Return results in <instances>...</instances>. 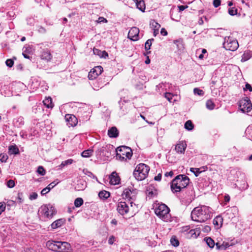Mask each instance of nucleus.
<instances>
[{
	"label": "nucleus",
	"mask_w": 252,
	"mask_h": 252,
	"mask_svg": "<svg viewBox=\"0 0 252 252\" xmlns=\"http://www.w3.org/2000/svg\"><path fill=\"white\" fill-rule=\"evenodd\" d=\"M93 153V150L92 149H89L87 150L84 151L81 153V156L84 158H89L90 157Z\"/></svg>",
	"instance_id": "nucleus-29"
},
{
	"label": "nucleus",
	"mask_w": 252,
	"mask_h": 252,
	"mask_svg": "<svg viewBox=\"0 0 252 252\" xmlns=\"http://www.w3.org/2000/svg\"><path fill=\"white\" fill-rule=\"evenodd\" d=\"M46 246L50 250L59 252H66L70 249V244L66 242L48 241Z\"/></svg>",
	"instance_id": "nucleus-4"
},
{
	"label": "nucleus",
	"mask_w": 252,
	"mask_h": 252,
	"mask_svg": "<svg viewBox=\"0 0 252 252\" xmlns=\"http://www.w3.org/2000/svg\"><path fill=\"white\" fill-rule=\"evenodd\" d=\"M155 214L164 221H168L170 219L169 209L165 204H161L156 207Z\"/></svg>",
	"instance_id": "nucleus-6"
},
{
	"label": "nucleus",
	"mask_w": 252,
	"mask_h": 252,
	"mask_svg": "<svg viewBox=\"0 0 252 252\" xmlns=\"http://www.w3.org/2000/svg\"><path fill=\"white\" fill-rule=\"evenodd\" d=\"M220 0H214L213 1V5L215 7H218L220 5Z\"/></svg>",
	"instance_id": "nucleus-49"
},
{
	"label": "nucleus",
	"mask_w": 252,
	"mask_h": 252,
	"mask_svg": "<svg viewBox=\"0 0 252 252\" xmlns=\"http://www.w3.org/2000/svg\"><path fill=\"white\" fill-rule=\"evenodd\" d=\"M83 200L82 198H77L74 201V205L76 207H79L83 204Z\"/></svg>",
	"instance_id": "nucleus-33"
},
{
	"label": "nucleus",
	"mask_w": 252,
	"mask_h": 252,
	"mask_svg": "<svg viewBox=\"0 0 252 252\" xmlns=\"http://www.w3.org/2000/svg\"><path fill=\"white\" fill-rule=\"evenodd\" d=\"M191 217L193 221L204 222L211 217L210 209L206 206L195 207L191 212Z\"/></svg>",
	"instance_id": "nucleus-1"
},
{
	"label": "nucleus",
	"mask_w": 252,
	"mask_h": 252,
	"mask_svg": "<svg viewBox=\"0 0 252 252\" xmlns=\"http://www.w3.org/2000/svg\"><path fill=\"white\" fill-rule=\"evenodd\" d=\"M237 212V209L236 207H233L231 208L230 210H229L226 212V214H228L229 213H234V212Z\"/></svg>",
	"instance_id": "nucleus-52"
},
{
	"label": "nucleus",
	"mask_w": 252,
	"mask_h": 252,
	"mask_svg": "<svg viewBox=\"0 0 252 252\" xmlns=\"http://www.w3.org/2000/svg\"><path fill=\"white\" fill-rule=\"evenodd\" d=\"M40 211L41 215L47 218H51L56 213L54 207L50 204L42 205Z\"/></svg>",
	"instance_id": "nucleus-8"
},
{
	"label": "nucleus",
	"mask_w": 252,
	"mask_h": 252,
	"mask_svg": "<svg viewBox=\"0 0 252 252\" xmlns=\"http://www.w3.org/2000/svg\"><path fill=\"white\" fill-rule=\"evenodd\" d=\"M154 41V39H150L147 40L145 44V49L146 50H149L152 45V42Z\"/></svg>",
	"instance_id": "nucleus-36"
},
{
	"label": "nucleus",
	"mask_w": 252,
	"mask_h": 252,
	"mask_svg": "<svg viewBox=\"0 0 252 252\" xmlns=\"http://www.w3.org/2000/svg\"><path fill=\"white\" fill-rule=\"evenodd\" d=\"M185 128L188 130H191L193 128V125L190 120H188L185 124Z\"/></svg>",
	"instance_id": "nucleus-32"
},
{
	"label": "nucleus",
	"mask_w": 252,
	"mask_h": 252,
	"mask_svg": "<svg viewBox=\"0 0 252 252\" xmlns=\"http://www.w3.org/2000/svg\"><path fill=\"white\" fill-rule=\"evenodd\" d=\"M206 105V107L210 110H213L215 107L214 103L210 100L207 101Z\"/></svg>",
	"instance_id": "nucleus-35"
},
{
	"label": "nucleus",
	"mask_w": 252,
	"mask_h": 252,
	"mask_svg": "<svg viewBox=\"0 0 252 252\" xmlns=\"http://www.w3.org/2000/svg\"><path fill=\"white\" fill-rule=\"evenodd\" d=\"M223 45L226 50L232 51L236 50L239 47L237 40L230 36L224 37Z\"/></svg>",
	"instance_id": "nucleus-7"
},
{
	"label": "nucleus",
	"mask_w": 252,
	"mask_h": 252,
	"mask_svg": "<svg viewBox=\"0 0 252 252\" xmlns=\"http://www.w3.org/2000/svg\"><path fill=\"white\" fill-rule=\"evenodd\" d=\"M164 96L170 102H172V97L173 96H174V95L173 94L170 93H165L164 94Z\"/></svg>",
	"instance_id": "nucleus-41"
},
{
	"label": "nucleus",
	"mask_w": 252,
	"mask_h": 252,
	"mask_svg": "<svg viewBox=\"0 0 252 252\" xmlns=\"http://www.w3.org/2000/svg\"><path fill=\"white\" fill-rule=\"evenodd\" d=\"M108 135L110 137L116 138L118 136L119 131L116 127H112L108 130Z\"/></svg>",
	"instance_id": "nucleus-20"
},
{
	"label": "nucleus",
	"mask_w": 252,
	"mask_h": 252,
	"mask_svg": "<svg viewBox=\"0 0 252 252\" xmlns=\"http://www.w3.org/2000/svg\"><path fill=\"white\" fill-rule=\"evenodd\" d=\"M115 241V237L114 236H111L109 237L108 240V243L110 245H112Z\"/></svg>",
	"instance_id": "nucleus-50"
},
{
	"label": "nucleus",
	"mask_w": 252,
	"mask_h": 252,
	"mask_svg": "<svg viewBox=\"0 0 252 252\" xmlns=\"http://www.w3.org/2000/svg\"><path fill=\"white\" fill-rule=\"evenodd\" d=\"M43 103L44 105L46 106L47 108H53L54 105L52 103V98L51 97H48L45 98L43 101Z\"/></svg>",
	"instance_id": "nucleus-25"
},
{
	"label": "nucleus",
	"mask_w": 252,
	"mask_h": 252,
	"mask_svg": "<svg viewBox=\"0 0 252 252\" xmlns=\"http://www.w3.org/2000/svg\"><path fill=\"white\" fill-rule=\"evenodd\" d=\"M245 90H249L250 92L252 91V87L249 84H247L244 88Z\"/></svg>",
	"instance_id": "nucleus-55"
},
{
	"label": "nucleus",
	"mask_w": 252,
	"mask_h": 252,
	"mask_svg": "<svg viewBox=\"0 0 252 252\" xmlns=\"http://www.w3.org/2000/svg\"><path fill=\"white\" fill-rule=\"evenodd\" d=\"M65 220L63 219H58L51 224V227L52 229H56L63 225L65 223Z\"/></svg>",
	"instance_id": "nucleus-19"
},
{
	"label": "nucleus",
	"mask_w": 252,
	"mask_h": 252,
	"mask_svg": "<svg viewBox=\"0 0 252 252\" xmlns=\"http://www.w3.org/2000/svg\"><path fill=\"white\" fill-rule=\"evenodd\" d=\"M93 52H94V54H96V55H98V56H100V53H101V51L99 50L98 49L94 48L93 50Z\"/></svg>",
	"instance_id": "nucleus-56"
},
{
	"label": "nucleus",
	"mask_w": 252,
	"mask_h": 252,
	"mask_svg": "<svg viewBox=\"0 0 252 252\" xmlns=\"http://www.w3.org/2000/svg\"><path fill=\"white\" fill-rule=\"evenodd\" d=\"M65 119L67 122V124L69 126H75L77 123V119L76 117L73 115L71 114H66L65 116Z\"/></svg>",
	"instance_id": "nucleus-13"
},
{
	"label": "nucleus",
	"mask_w": 252,
	"mask_h": 252,
	"mask_svg": "<svg viewBox=\"0 0 252 252\" xmlns=\"http://www.w3.org/2000/svg\"><path fill=\"white\" fill-rule=\"evenodd\" d=\"M154 36H156V35L158 34V30L159 29H154Z\"/></svg>",
	"instance_id": "nucleus-64"
},
{
	"label": "nucleus",
	"mask_w": 252,
	"mask_h": 252,
	"mask_svg": "<svg viewBox=\"0 0 252 252\" xmlns=\"http://www.w3.org/2000/svg\"><path fill=\"white\" fill-rule=\"evenodd\" d=\"M193 93L195 94H197L200 96H202L204 94L203 91L197 88H195L193 89Z\"/></svg>",
	"instance_id": "nucleus-40"
},
{
	"label": "nucleus",
	"mask_w": 252,
	"mask_h": 252,
	"mask_svg": "<svg viewBox=\"0 0 252 252\" xmlns=\"http://www.w3.org/2000/svg\"><path fill=\"white\" fill-rule=\"evenodd\" d=\"M187 148V144L185 141H179L175 146V150L178 154H184Z\"/></svg>",
	"instance_id": "nucleus-14"
},
{
	"label": "nucleus",
	"mask_w": 252,
	"mask_h": 252,
	"mask_svg": "<svg viewBox=\"0 0 252 252\" xmlns=\"http://www.w3.org/2000/svg\"><path fill=\"white\" fill-rule=\"evenodd\" d=\"M170 242L172 245L174 247H177L179 245V241L175 237H172L170 240Z\"/></svg>",
	"instance_id": "nucleus-39"
},
{
	"label": "nucleus",
	"mask_w": 252,
	"mask_h": 252,
	"mask_svg": "<svg viewBox=\"0 0 252 252\" xmlns=\"http://www.w3.org/2000/svg\"><path fill=\"white\" fill-rule=\"evenodd\" d=\"M114 153H116V158L121 161H126L130 159L132 156V151L130 148L123 146L114 149L112 146L109 145Z\"/></svg>",
	"instance_id": "nucleus-3"
},
{
	"label": "nucleus",
	"mask_w": 252,
	"mask_h": 252,
	"mask_svg": "<svg viewBox=\"0 0 252 252\" xmlns=\"http://www.w3.org/2000/svg\"><path fill=\"white\" fill-rule=\"evenodd\" d=\"M189 179L185 175H179L176 176L171 183V189L173 192L180 191L189 184Z\"/></svg>",
	"instance_id": "nucleus-2"
},
{
	"label": "nucleus",
	"mask_w": 252,
	"mask_h": 252,
	"mask_svg": "<svg viewBox=\"0 0 252 252\" xmlns=\"http://www.w3.org/2000/svg\"><path fill=\"white\" fill-rule=\"evenodd\" d=\"M239 108L243 113H248L252 109V104L248 97L241 99L239 102Z\"/></svg>",
	"instance_id": "nucleus-9"
},
{
	"label": "nucleus",
	"mask_w": 252,
	"mask_h": 252,
	"mask_svg": "<svg viewBox=\"0 0 252 252\" xmlns=\"http://www.w3.org/2000/svg\"><path fill=\"white\" fill-rule=\"evenodd\" d=\"M230 200V196L229 195L226 194L224 196V201L226 202H229Z\"/></svg>",
	"instance_id": "nucleus-60"
},
{
	"label": "nucleus",
	"mask_w": 252,
	"mask_h": 252,
	"mask_svg": "<svg viewBox=\"0 0 252 252\" xmlns=\"http://www.w3.org/2000/svg\"><path fill=\"white\" fill-rule=\"evenodd\" d=\"M111 224L116 225L117 224V221L116 219H113L111 221Z\"/></svg>",
	"instance_id": "nucleus-63"
},
{
	"label": "nucleus",
	"mask_w": 252,
	"mask_h": 252,
	"mask_svg": "<svg viewBox=\"0 0 252 252\" xmlns=\"http://www.w3.org/2000/svg\"><path fill=\"white\" fill-rule=\"evenodd\" d=\"M228 13L231 16L235 15L237 13V10L234 7L230 8L228 9Z\"/></svg>",
	"instance_id": "nucleus-42"
},
{
	"label": "nucleus",
	"mask_w": 252,
	"mask_h": 252,
	"mask_svg": "<svg viewBox=\"0 0 252 252\" xmlns=\"http://www.w3.org/2000/svg\"><path fill=\"white\" fill-rule=\"evenodd\" d=\"M117 210L120 215L124 216L128 214L129 208L126 202L120 201L118 203Z\"/></svg>",
	"instance_id": "nucleus-10"
},
{
	"label": "nucleus",
	"mask_w": 252,
	"mask_h": 252,
	"mask_svg": "<svg viewBox=\"0 0 252 252\" xmlns=\"http://www.w3.org/2000/svg\"><path fill=\"white\" fill-rule=\"evenodd\" d=\"M204 240L206 241L207 245L210 248H213L214 247L215 245H216L214 241L210 237L205 238L204 239Z\"/></svg>",
	"instance_id": "nucleus-30"
},
{
	"label": "nucleus",
	"mask_w": 252,
	"mask_h": 252,
	"mask_svg": "<svg viewBox=\"0 0 252 252\" xmlns=\"http://www.w3.org/2000/svg\"><path fill=\"white\" fill-rule=\"evenodd\" d=\"M37 197V194L35 192L32 193V194H31L30 198L31 200L35 199Z\"/></svg>",
	"instance_id": "nucleus-53"
},
{
	"label": "nucleus",
	"mask_w": 252,
	"mask_h": 252,
	"mask_svg": "<svg viewBox=\"0 0 252 252\" xmlns=\"http://www.w3.org/2000/svg\"><path fill=\"white\" fill-rule=\"evenodd\" d=\"M5 63L7 66L11 67L13 65L14 62L11 59H8L6 61Z\"/></svg>",
	"instance_id": "nucleus-46"
},
{
	"label": "nucleus",
	"mask_w": 252,
	"mask_h": 252,
	"mask_svg": "<svg viewBox=\"0 0 252 252\" xmlns=\"http://www.w3.org/2000/svg\"><path fill=\"white\" fill-rule=\"evenodd\" d=\"M151 25L154 27V29H159L160 27V25L155 21H153L151 23Z\"/></svg>",
	"instance_id": "nucleus-47"
},
{
	"label": "nucleus",
	"mask_w": 252,
	"mask_h": 252,
	"mask_svg": "<svg viewBox=\"0 0 252 252\" xmlns=\"http://www.w3.org/2000/svg\"><path fill=\"white\" fill-rule=\"evenodd\" d=\"M97 23H107V20L106 19L104 18L103 17H100L98 18V20H97Z\"/></svg>",
	"instance_id": "nucleus-48"
},
{
	"label": "nucleus",
	"mask_w": 252,
	"mask_h": 252,
	"mask_svg": "<svg viewBox=\"0 0 252 252\" xmlns=\"http://www.w3.org/2000/svg\"><path fill=\"white\" fill-rule=\"evenodd\" d=\"M8 153L9 154H18L19 153V149L15 145H11L9 147Z\"/></svg>",
	"instance_id": "nucleus-26"
},
{
	"label": "nucleus",
	"mask_w": 252,
	"mask_h": 252,
	"mask_svg": "<svg viewBox=\"0 0 252 252\" xmlns=\"http://www.w3.org/2000/svg\"><path fill=\"white\" fill-rule=\"evenodd\" d=\"M173 175V172L172 171L165 173V176L166 177H168V176L172 177Z\"/></svg>",
	"instance_id": "nucleus-59"
},
{
	"label": "nucleus",
	"mask_w": 252,
	"mask_h": 252,
	"mask_svg": "<svg viewBox=\"0 0 252 252\" xmlns=\"http://www.w3.org/2000/svg\"><path fill=\"white\" fill-rule=\"evenodd\" d=\"M234 245V244L233 243L229 244L228 242L224 241L221 244L219 242L216 243V248L218 250H225L229 247L233 246Z\"/></svg>",
	"instance_id": "nucleus-15"
},
{
	"label": "nucleus",
	"mask_w": 252,
	"mask_h": 252,
	"mask_svg": "<svg viewBox=\"0 0 252 252\" xmlns=\"http://www.w3.org/2000/svg\"><path fill=\"white\" fill-rule=\"evenodd\" d=\"M188 7V5H180L178 6V8L180 11H182L184 10L185 9Z\"/></svg>",
	"instance_id": "nucleus-54"
},
{
	"label": "nucleus",
	"mask_w": 252,
	"mask_h": 252,
	"mask_svg": "<svg viewBox=\"0 0 252 252\" xmlns=\"http://www.w3.org/2000/svg\"><path fill=\"white\" fill-rule=\"evenodd\" d=\"M166 87V84H159L157 86V88L158 90H159L160 89H161L162 90H166V89L165 88Z\"/></svg>",
	"instance_id": "nucleus-51"
},
{
	"label": "nucleus",
	"mask_w": 252,
	"mask_h": 252,
	"mask_svg": "<svg viewBox=\"0 0 252 252\" xmlns=\"http://www.w3.org/2000/svg\"><path fill=\"white\" fill-rule=\"evenodd\" d=\"M251 57H252V52L246 51L243 55L242 61H246L249 60Z\"/></svg>",
	"instance_id": "nucleus-31"
},
{
	"label": "nucleus",
	"mask_w": 252,
	"mask_h": 252,
	"mask_svg": "<svg viewBox=\"0 0 252 252\" xmlns=\"http://www.w3.org/2000/svg\"><path fill=\"white\" fill-rule=\"evenodd\" d=\"M190 171L194 173L196 177L202 172V171H200V168H190Z\"/></svg>",
	"instance_id": "nucleus-38"
},
{
	"label": "nucleus",
	"mask_w": 252,
	"mask_h": 252,
	"mask_svg": "<svg viewBox=\"0 0 252 252\" xmlns=\"http://www.w3.org/2000/svg\"><path fill=\"white\" fill-rule=\"evenodd\" d=\"M103 71V68L101 66H95L89 72L88 78L90 80H94Z\"/></svg>",
	"instance_id": "nucleus-11"
},
{
	"label": "nucleus",
	"mask_w": 252,
	"mask_h": 252,
	"mask_svg": "<svg viewBox=\"0 0 252 252\" xmlns=\"http://www.w3.org/2000/svg\"><path fill=\"white\" fill-rule=\"evenodd\" d=\"M8 159V156L6 155L0 154V160L2 162H5Z\"/></svg>",
	"instance_id": "nucleus-45"
},
{
	"label": "nucleus",
	"mask_w": 252,
	"mask_h": 252,
	"mask_svg": "<svg viewBox=\"0 0 252 252\" xmlns=\"http://www.w3.org/2000/svg\"><path fill=\"white\" fill-rule=\"evenodd\" d=\"M23 52H27V53L30 54L32 53V48L29 45H26L23 48Z\"/></svg>",
	"instance_id": "nucleus-44"
},
{
	"label": "nucleus",
	"mask_w": 252,
	"mask_h": 252,
	"mask_svg": "<svg viewBox=\"0 0 252 252\" xmlns=\"http://www.w3.org/2000/svg\"><path fill=\"white\" fill-rule=\"evenodd\" d=\"M110 193L106 190H102L99 192L98 196L101 199H106L110 196Z\"/></svg>",
	"instance_id": "nucleus-28"
},
{
	"label": "nucleus",
	"mask_w": 252,
	"mask_h": 252,
	"mask_svg": "<svg viewBox=\"0 0 252 252\" xmlns=\"http://www.w3.org/2000/svg\"><path fill=\"white\" fill-rule=\"evenodd\" d=\"M58 184V182L56 183L55 181L52 182L46 188L43 189L41 190V194L44 195V194L47 193L51 190V189L54 188Z\"/></svg>",
	"instance_id": "nucleus-22"
},
{
	"label": "nucleus",
	"mask_w": 252,
	"mask_h": 252,
	"mask_svg": "<svg viewBox=\"0 0 252 252\" xmlns=\"http://www.w3.org/2000/svg\"><path fill=\"white\" fill-rule=\"evenodd\" d=\"M139 33V29L136 27H132L128 32V37L133 41H137L138 39Z\"/></svg>",
	"instance_id": "nucleus-12"
},
{
	"label": "nucleus",
	"mask_w": 252,
	"mask_h": 252,
	"mask_svg": "<svg viewBox=\"0 0 252 252\" xmlns=\"http://www.w3.org/2000/svg\"><path fill=\"white\" fill-rule=\"evenodd\" d=\"M132 191L129 189H126L123 192V198L128 199L129 201L133 200L135 196L133 194Z\"/></svg>",
	"instance_id": "nucleus-17"
},
{
	"label": "nucleus",
	"mask_w": 252,
	"mask_h": 252,
	"mask_svg": "<svg viewBox=\"0 0 252 252\" xmlns=\"http://www.w3.org/2000/svg\"><path fill=\"white\" fill-rule=\"evenodd\" d=\"M41 58L42 60L50 61L52 58V56L49 51L47 50L44 51L42 53V54L41 55Z\"/></svg>",
	"instance_id": "nucleus-23"
},
{
	"label": "nucleus",
	"mask_w": 252,
	"mask_h": 252,
	"mask_svg": "<svg viewBox=\"0 0 252 252\" xmlns=\"http://www.w3.org/2000/svg\"><path fill=\"white\" fill-rule=\"evenodd\" d=\"M149 170L150 168L148 165L144 163H140L137 165L133 175L136 180L142 181L147 177Z\"/></svg>",
	"instance_id": "nucleus-5"
},
{
	"label": "nucleus",
	"mask_w": 252,
	"mask_h": 252,
	"mask_svg": "<svg viewBox=\"0 0 252 252\" xmlns=\"http://www.w3.org/2000/svg\"><path fill=\"white\" fill-rule=\"evenodd\" d=\"M5 206L3 204H0V212H1V213H2V212H3L5 210Z\"/></svg>",
	"instance_id": "nucleus-61"
},
{
	"label": "nucleus",
	"mask_w": 252,
	"mask_h": 252,
	"mask_svg": "<svg viewBox=\"0 0 252 252\" xmlns=\"http://www.w3.org/2000/svg\"><path fill=\"white\" fill-rule=\"evenodd\" d=\"M136 3V7L138 9L142 12L145 9V2L143 0H133Z\"/></svg>",
	"instance_id": "nucleus-21"
},
{
	"label": "nucleus",
	"mask_w": 252,
	"mask_h": 252,
	"mask_svg": "<svg viewBox=\"0 0 252 252\" xmlns=\"http://www.w3.org/2000/svg\"><path fill=\"white\" fill-rule=\"evenodd\" d=\"M37 172L40 175L43 176L46 174V171L42 166H39L37 170Z\"/></svg>",
	"instance_id": "nucleus-37"
},
{
	"label": "nucleus",
	"mask_w": 252,
	"mask_h": 252,
	"mask_svg": "<svg viewBox=\"0 0 252 252\" xmlns=\"http://www.w3.org/2000/svg\"><path fill=\"white\" fill-rule=\"evenodd\" d=\"M7 186L9 188H12L15 186V182L13 180H9L7 182Z\"/></svg>",
	"instance_id": "nucleus-43"
},
{
	"label": "nucleus",
	"mask_w": 252,
	"mask_h": 252,
	"mask_svg": "<svg viewBox=\"0 0 252 252\" xmlns=\"http://www.w3.org/2000/svg\"><path fill=\"white\" fill-rule=\"evenodd\" d=\"M73 159H68L66 160H65V161H63L62 162V163L59 165V167L61 168H63V167H64L65 166H66V165H70L73 162Z\"/></svg>",
	"instance_id": "nucleus-34"
},
{
	"label": "nucleus",
	"mask_w": 252,
	"mask_h": 252,
	"mask_svg": "<svg viewBox=\"0 0 252 252\" xmlns=\"http://www.w3.org/2000/svg\"><path fill=\"white\" fill-rule=\"evenodd\" d=\"M157 194V191L152 186H150L147 189V194L150 197H152Z\"/></svg>",
	"instance_id": "nucleus-24"
},
{
	"label": "nucleus",
	"mask_w": 252,
	"mask_h": 252,
	"mask_svg": "<svg viewBox=\"0 0 252 252\" xmlns=\"http://www.w3.org/2000/svg\"><path fill=\"white\" fill-rule=\"evenodd\" d=\"M210 230H211V228L210 226L206 225L204 227V231L208 232V231H210Z\"/></svg>",
	"instance_id": "nucleus-62"
},
{
	"label": "nucleus",
	"mask_w": 252,
	"mask_h": 252,
	"mask_svg": "<svg viewBox=\"0 0 252 252\" xmlns=\"http://www.w3.org/2000/svg\"><path fill=\"white\" fill-rule=\"evenodd\" d=\"M160 33L162 35H166L167 34V31L165 30V29L164 28H162L161 29V31H160Z\"/></svg>",
	"instance_id": "nucleus-57"
},
{
	"label": "nucleus",
	"mask_w": 252,
	"mask_h": 252,
	"mask_svg": "<svg viewBox=\"0 0 252 252\" xmlns=\"http://www.w3.org/2000/svg\"><path fill=\"white\" fill-rule=\"evenodd\" d=\"M86 187V184L84 181H79L75 186V189L77 190H84Z\"/></svg>",
	"instance_id": "nucleus-27"
},
{
	"label": "nucleus",
	"mask_w": 252,
	"mask_h": 252,
	"mask_svg": "<svg viewBox=\"0 0 252 252\" xmlns=\"http://www.w3.org/2000/svg\"><path fill=\"white\" fill-rule=\"evenodd\" d=\"M110 183L112 185H117L120 183V179L116 172H113L109 177Z\"/></svg>",
	"instance_id": "nucleus-16"
},
{
	"label": "nucleus",
	"mask_w": 252,
	"mask_h": 252,
	"mask_svg": "<svg viewBox=\"0 0 252 252\" xmlns=\"http://www.w3.org/2000/svg\"><path fill=\"white\" fill-rule=\"evenodd\" d=\"M161 179V174H158L157 176H156L155 177V180L156 181H160Z\"/></svg>",
	"instance_id": "nucleus-58"
},
{
	"label": "nucleus",
	"mask_w": 252,
	"mask_h": 252,
	"mask_svg": "<svg viewBox=\"0 0 252 252\" xmlns=\"http://www.w3.org/2000/svg\"><path fill=\"white\" fill-rule=\"evenodd\" d=\"M223 223V218L221 216H217L213 220V224L217 229L220 228Z\"/></svg>",
	"instance_id": "nucleus-18"
}]
</instances>
